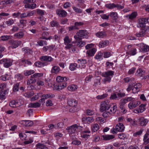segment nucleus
<instances>
[{"mask_svg": "<svg viewBox=\"0 0 149 149\" xmlns=\"http://www.w3.org/2000/svg\"><path fill=\"white\" fill-rule=\"evenodd\" d=\"M88 36L87 32L86 30H81L79 31L76 33V35L74 36V38L75 40H80L83 38H86Z\"/></svg>", "mask_w": 149, "mask_h": 149, "instance_id": "nucleus-1", "label": "nucleus"}, {"mask_svg": "<svg viewBox=\"0 0 149 149\" xmlns=\"http://www.w3.org/2000/svg\"><path fill=\"white\" fill-rule=\"evenodd\" d=\"M114 72L112 70H109L103 72L102 74V76L105 78L104 79V81L105 82L107 81L110 82L112 77L114 75Z\"/></svg>", "mask_w": 149, "mask_h": 149, "instance_id": "nucleus-2", "label": "nucleus"}, {"mask_svg": "<svg viewBox=\"0 0 149 149\" xmlns=\"http://www.w3.org/2000/svg\"><path fill=\"white\" fill-rule=\"evenodd\" d=\"M110 104L108 101H105L101 102L100 108V111L103 112L108 110L111 107Z\"/></svg>", "mask_w": 149, "mask_h": 149, "instance_id": "nucleus-3", "label": "nucleus"}, {"mask_svg": "<svg viewBox=\"0 0 149 149\" xmlns=\"http://www.w3.org/2000/svg\"><path fill=\"white\" fill-rule=\"evenodd\" d=\"M36 0H25L24 1V3L26 4L25 5V7L26 8L33 9L36 8V3L30 4V3H33L35 2Z\"/></svg>", "mask_w": 149, "mask_h": 149, "instance_id": "nucleus-4", "label": "nucleus"}, {"mask_svg": "<svg viewBox=\"0 0 149 149\" xmlns=\"http://www.w3.org/2000/svg\"><path fill=\"white\" fill-rule=\"evenodd\" d=\"M80 127H81V126L75 124L68 127L66 129V130H67L69 133H74L77 131V130Z\"/></svg>", "mask_w": 149, "mask_h": 149, "instance_id": "nucleus-5", "label": "nucleus"}, {"mask_svg": "<svg viewBox=\"0 0 149 149\" xmlns=\"http://www.w3.org/2000/svg\"><path fill=\"white\" fill-rule=\"evenodd\" d=\"M64 44L66 45L65 47V49H69L73 46L72 44H70L72 40L69 38L68 36H66L64 39Z\"/></svg>", "mask_w": 149, "mask_h": 149, "instance_id": "nucleus-6", "label": "nucleus"}, {"mask_svg": "<svg viewBox=\"0 0 149 149\" xmlns=\"http://www.w3.org/2000/svg\"><path fill=\"white\" fill-rule=\"evenodd\" d=\"M0 63L3 64L6 68H8L12 64V61L10 59H3L0 61Z\"/></svg>", "mask_w": 149, "mask_h": 149, "instance_id": "nucleus-7", "label": "nucleus"}, {"mask_svg": "<svg viewBox=\"0 0 149 149\" xmlns=\"http://www.w3.org/2000/svg\"><path fill=\"white\" fill-rule=\"evenodd\" d=\"M125 101L124 99H122L120 100L119 103V108L124 113H125L127 111L125 107V105L127 103Z\"/></svg>", "mask_w": 149, "mask_h": 149, "instance_id": "nucleus-8", "label": "nucleus"}, {"mask_svg": "<svg viewBox=\"0 0 149 149\" xmlns=\"http://www.w3.org/2000/svg\"><path fill=\"white\" fill-rule=\"evenodd\" d=\"M9 43L11 45L10 47L13 49L17 47L19 45L21 44V41H15L12 40L9 41Z\"/></svg>", "mask_w": 149, "mask_h": 149, "instance_id": "nucleus-9", "label": "nucleus"}, {"mask_svg": "<svg viewBox=\"0 0 149 149\" xmlns=\"http://www.w3.org/2000/svg\"><path fill=\"white\" fill-rule=\"evenodd\" d=\"M40 60L42 61L46 62H51L53 60V58L51 56L47 55L42 56L40 58Z\"/></svg>", "mask_w": 149, "mask_h": 149, "instance_id": "nucleus-10", "label": "nucleus"}, {"mask_svg": "<svg viewBox=\"0 0 149 149\" xmlns=\"http://www.w3.org/2000/svg\"><path fill=\"white\" fill-rule=\"evenodd\" d=\"M148 19L142 18L139 19V23L140 27L143 28L146 26V24L148 23Z\"/></svg>", "mask_w": 149, "mask_h": 149, "instance_id": "nucleus-11", "label": "nucleus"}, {"mask_svg": "<svg viewBox=\"0 0 149 149\" xmlns=\"http://www.w3.org/2000/svg\"><path fill=\"white\" fill-rule=\"evenodd\" d=\"M134 88L132 89V93H135L139 91L140 88L141 87V85L140 83H137L133 86Z\"/></svg>", "mask_w": 149, "mask_h": 149, "instance_id": "nucleus-12", "label": "nucleus"}, {"mask_svg": "<svg viewBox=\"0 0 149 149\" xmlns=\"http://www.w3.org/2000/svg\"><path fill=\"white\" fill-rule=\"evenodd\" d=\"M140 103L139 101H137L136 102H131L128 105L129 108L130 109H133L139 105Z\"/></svg>", "mask_w": 149, "mask_h": 149, "instance_id": "nucleus-13", "label": "nucleus"}, {"mask_svg": "<svg viewBox=\"0 0 149 149\" xmlns=\"http://www.w3.org/2000/svg\"><path fill=\"white\" fill-rule=\"evenodd\" d=\"M43 61H38L34 63V65L36 67L39 68H41L44 66H47L48 63L46 62H43Z\"/></svg>", "mask_w": 149, "mask_h": 149, "instance_id": "nucleus-14", "label": "nucleus"}, {"mask_svg": "<svg viewBox=\"0 0 149 149\" xmlns=\"http://www.w3.org/2000/svg\"><path fill=\"white\" fill-rule=\"evenodd\" d=\"M146 74V71L141 68L138 69L136 73V75L139 77H143Z\"/></svg>", "mask_w": 149, "mask_h": 149, "instance_id": "nucleus-15", "label": "nucleus"}, {"mask_svg": "<svg viewBox=\"0 0 149 149\" xmlns=\"http://www.w3.org/2000/svg\"><path fill=\"white\" fill-rule=\"evenodd\" d=\"M82 120L85 123L90 124L93 122L94 119L91 117H85L82 118Z\"/></svg>", "mask_w": 149, "mask_h": 149, "instance_id": "nucleus-16", "label": "nucleus"}, {"mask_svg": "<svg viewBox=\"0 0 149 149\" xmlns=\"http://www.w3.org/2000/svg\"><path fill=\"white\" fill-rule=\"evenodd\" d=\"M146 105V104H141L139 106L138 109L134 110L135 111H136V112H137L138 113H139L143 112L146 109L145 107Z\"/></svg>", "mask_w": 149, "mask_h": 149, "instance_id": "nucleus-17", "label": "nucleus"}, {"mask_svg": "<svg viewBox=\"0 0 149 149\" xmlns=\"http://www.w3.org/2000/svg\"><path fill=\"white\" fill-rule=\"evenodd\" d=\"M124 125L122 123H119L116 126V129L118 131L122 132L125 129Z\"/></svg>", "mask_w": 149, "mask_h": 149, "instance_id": "nucleus-18", "label": "nucleus"}, {"mask_svg": "<svg viewBox=\"0 0 149 149\" xmlns=\"http://www.w3.org/2000/svg\"><path fill=\"white\" fill-rule=\"evenodd\" d=\"M139 120L140 125L142 126H146L148 122V120L147 119L144 118L143 117H141Z\"/></svg>", "mask_w": 149, "mask_h": 149, "instance_id": "nucleus-19", "label": "nucleus"}, {"mask_svg": "<svg viewBox=\"0 0 149 149\" xmlns=\"http://www.w3.org/2000/svg\"><path fill=\"white\" fill-rule=\"evenodd\" d=\"M68 105L72 107H74L76 106L77 104V101L74 99H70L68 101Z\"/></svg>", "mask_w": 149, "mask_h": 149, "instance_id": "nucleus-20", "label": "nucleus"}, {"mask_svg": "<svg viewBox=\"0 0 149 149\" xmlns=\"http://www.w3.org/2000/svg\"><path fill=\"white\" fill-rule=\"evenodd\" d=\"M56 14L59 16L63 17L66 16L67 14V12L64 10L58 9L56 11Z\"/></svg>", "mask_w": 149, "mask_h": 149, "instance_id": "nucleus-21", "label": "nucleus"}, {"mask_svg": "<svg viewBox=\"0 0 149 149\" xmlns=\"http://www.w3.org/2000/svg\"><path fill=\"white\" fill-rule=\"evenodd\" d=\"M96 51V49L93 48L87 51L86 52V54L88 56H92L94 55Z\"/></svg>", "mask_w": 149, "mask_h": 149, "instance_id": "nucleus-22", "label": "nucleus"}, {"mask_svg": "<svg viewBox=\"0 0 149 149\" xmlns=\"http://www.w3.org/2000/svg\"><path fill=\"white\" fill-rule=\"evenodd\" d=\"M9 105L12 107H15L19 106L20 105L17 100H13L10 102Z\"/></svg>", "mask_w": 149, "mask_h": 149, "instance_id": "nucleus-23", "label": "nucleus"}, {"mask_svg": "<svg viewBox=\"0 0 149 149\" xmlns=\"http://www.w3.org/2000/svg\"><path fill=\"white\" fill-rule=\"evenodd\" d=\"M96 35L98 38H103L106 36V33L104 31H99L96 33Z\"/></svg>", "mask_w": 149, "mask_h": 149, "instance_id": "nucleus-24", "label": "nucleus"}, {"mask_svg": "<svg viewBox=\"0 0 149 149\" xmlns=\"http://www.w3.org/2000/svg\"><path fill=\"white\" fill-rule=\"evenodd\" d=\"M99 129L98 125L97 123L92 124L91 125V129L92 132H95L97 131Z\"/></svg>", "mask_w": 149, "mask_h": 149, "instance_id": "nucleus-25", "label": "nucleus"}, {"mask_svg": "<svg viewBox=\"0 0 149 149\" xmlns=\"http://www.w3.org/2000/svg\"><path fill=\"white\" fill-rule=\"evenodd\" d=\"M76 40V42L77 43L75 46L78 47H81L86 44V42L84 41H82V40Z\"/></svg>", "mask_w": 149, "mask_h": 149, "instance_id": "nucleus-26", "label": "nucleus"}, {"mask_svg": "<svg viewBox=\"0 0 149 149\" xmlns=\"http://www.w3.org/2000/svg\"><path fill=\"white\" fill-rule=\"evenodd\" d=\"M109 41L107 40L102 41L100 42L99 46L100 48L104 47L109 44Z\"/></svg>", "mask_w": 149, "mask_h": 149, "instance_id": "nucleus-27", "label": "nucleus"}, {"mask_svg": "<svg viewBox=\"0 0 149 149\" xmlns=\"http://www.w3.org/2000/svg\"><path fill=\"white\" fill-rule=\"evenodd\" d=\"M7 90L3 91L0 90V99L1 100L4 99L6 98V95L8 93Z\"/></svg>", "mask_w": 149, "mask_h": 149, "instance_id": "nucleus-28", "label": "nucleus"}, {"mask_svg": "<svg viewBox=\"0 0 149 149\" xmlns=\"http://www.w3.org/2000/svg\"><path fill=\"white\" fill-rule=\"evenodd\" d=\"M145 33L143 28H141L139 31L136 33V36L138 37H142L145 34Z\"/></svg>", "mask_w": 149, "mask_h": 149, "instance_id": "nucleus-29", "label": "nucleus"}, {"mask_svg": "<svg viewBox=\"0 0 149 149\" xmlns=\"http://www.w3.org/2000/svg\"><path fill=\"white\" fill-rule=\"evenodd\" d=\"M103 139L104 140H109L114 138V136L112 135H103L102 136Z\"/></svg>", "mask_w": 149, "mask_h": 149, "instance_id": "nucleus-30", "label": "nucleus"}, {"mask_svg": "<svg viewBox=\"0 0 149 149\" xmlns=\"http://www.w3.org/2000/svg\"><path fill=\"white\" fill-rule=\"evenodd\" d=\"M137 15V13L136 12H133L130 15H127L126 17L127 18H128L130 19H133L135 18L136 17Z\"/></svg>", "mask_w": 149, "mask_h": 149, "instance_id": "nucleus-31", "label": "nucleus"}, {"mask_svg": "<svg viewBox=\"0 0 149 149\" xmlns=\"http://www.w3.org/2000/svg\"><path fill=\"white\" fill-rule=\"evenodd\" d=\"M140 51L142 52H148L149 51V46L147 45L143 44L142 47L140 49Z\"/></svg>", "mask_w": 149, "mask_h": 149, "instance_id": "nucleus-32", "label": "nucleus"}, {"mask_svg": "<svg viewBox=\"0 0 149 149\" xmlns=\"http://www.w3.org/2000/svg\"><path fill=\"white\" fill-rule=\"evenodd\" d=\"M109 16L113 20H116L118 19V14L116 12H112L110 13Z\"/></svg>", "mask_w": 149, "mask_h": 149, "instance_id": "nucleus-33", "label": "nucleus"}, {"mask_svg": "<svg viewBox=\"0 0 149 149\" xmlns=\"http://www.w3.org/2000/svg\"><path fill=\"white\" fill-rule=\"evenodd\" d=\"M55 95L54 94L52 93H49L48 94H44L42 95V97H44V98L47 99L49 98H52L54 97Z\"/></svg>", "mask_w": 149, "mask_h": 149, "instance_id": "nucleus-34", "label": "nucleus"}, {"mask_svg": "<svg viewBox=\"0 0 149 149\" xmlns=\"http://www.w3.org/2000/svg\"><path fill=\"white\" fill-rule=\"evenodd\" d=\"M143 140L145 144H147L149 143V134H148L146 133L145 134Z\"/></svg>", "mask_w": 149, "mask_h": 149, "instance_id": "nucleus-35", "label": "nucleus"}, {"mask_svg": "<svg viewBox=\"0 0 149 149\" xmlns=\"http://www.w3.org/2000/svg\"><path fill=\"white\" fill-rule=\"evenodd\" d=\"M40 106L41 104L38 102L34 103H31L29 104V107L33 108L39 107Z\"/></svg>", "mask_w": 149, "mask_h": 149, "instance_id": "nucleus-36", "label": "nucleus"}, {"mask_svg": "<svg viewBox=\"0 0 149 149\" xmlns=\"http://www.w3.org/2000/svg\"><path fill=\"white\" fill-rule=\"evenodd\" d=\"M14 36L17 38H22L24 36V33L22 32H19L15 33L14 35Z\"/></svg>", "mask_w": 149, "mask_h": 149, "instance_id": "nucleus-37", "label": "nucleus"}, {"mask_svg": "<svg viewBox=\"0 0 149 149\" xmlns=\"http://www.w3.org/2000/svg\"><path fill=\"white\" fill-rule=\"evenodd\" d=\"M12 38V36L10 35H6L1 36V40L3 41H6L8 39H10Z\"/></svg>", "mask_w": 149, "mask_h": 149, "instance_id": "nucleus-38", "label": "nucleus"}, {"mask_svg": "<svg viewBox=\"0 0 149 149\" xmlns=\"http://www.w3.org/2000/svg\"><path fill=\"white\" fill-rule=\"evenodd\" d=\"M22 50L24 52L25 54H30L32 52V50L27 47L24 48L22 49Z\"/></svg>", "mask_w": 149, "mask_h": 149, "instance_id": "nucleus-39", "label": "nucleus"}, {"mask_svg": "<svg viewBox=\"0 0 149 149\" xmlns=\"http://www.w3.org/2000/svg\"><path fill=\"white\" fill-rule=\"evenodd\" d=\"M35 71L33 70H27L24 72V74L25 76H28L33 74Z\"/></svg>", "mask_w": 149, "mask_h": 149, "instance_id": "nucleus-40", "label": "nucleus"}, {"mask_svg": "<svg viewBox=\"0 0 149 149\" xmlns=\"http://www.w3.org/2000/svg\"><path fill=\"white\" fill-rule=\"evenodd\" d=\"M77 86L74 85H72L71 86H69L68 87V90L70 91H74L77 90Z\"/></svg>", "mask_w": 149, "mask_h": 149, "instance_id": "nucleus-41", "label": "nucleus"}, {"mask_svg": "<svg viewBox=\"0 0 149 149\" xmlns=\"http://www.w3.org/2000/svg\"><path fill=\"white\" fill-rule=\"evenodd\" d=\"M43 73H36L33 75L31 76V79H37V77H41L43 76Z\"/></svg>", "mask_w": 149, "mask_h": 149, "instance_id": "nucleus-42", "label": "nucleus"}, {"mask_svg": "<svg viewBox=\"0 0 149 149\" xmlns=\"http://www.w3.org/2000/svg\"><path fill=\"white\" fill-rule=\"evenodd\" d=\"M36 149H48V148L44 145L40 143L37 144L36 146Z\"/></svg>", "mask_w": 149, "mask_h": 149, "instance_id": "nucleus-43", "label": "nucleus"}, {"mask_svg": "<svg viewBox=\"0 0 149 149\" xmlns=\"http://www.w3.org/2000/svg\"><path fill=\"white\" fill-rule=\"evenodd\" d=\"M77 66V64L76 63H71L70 65L69 68L71 70L74 71L76 69Z\"/></svg>", "mask_w": 149, "mask_h": 149, "instance_id": "nucleus-44", "label": "nucleus"}, {"mask_svg": "<svg viewBox=\"0 0 149 149\" xmlns=\"http://www.w3.org/2000/svg\"><path fill=\"white\" fill-rule=\"evenodd\" d=\"M24 121L25 122V126L26 127L31 126L33 125V122L31 120H24Z\"/></svg>", "mask_w": 149, "mask_h": 149, "instance_id": "nucleus-45", "label": "nucleus"}, {"mask_svg": "<svg viewBox=\"0 0 149 149\" xmlns=\"http://www.w3.org/2000/svg\"><path fill=\"white\" fill-rule=\"evenodd\" d=\"M50 25L52 27H58L59 25V23L57 21L55 20H53L50 22Z\"/></svg>", "mask_w": 149, "mask_h": 149, "instance_id": "nucleus-46", "label": "nucleus"}, {"mask_svg": "<svg viewBox=\"0 0 149 149\" xmlns=\"http://www.w3.org/2000/svg\"><path fill=\"white\" fill-rule=\"evenodd\" d=\"M24 64H27L29 65H31L32 64V63L30 61L26 60L24 58H22L20 60Z\"/></svg>", "mask_w": 149, "mask_h": 149, "instance_id": "nucleus-47", "label": "nucleus"}, {"mask_svg": "<svg viewBox=\"0 0 149 149\" xmlns=\"http://www.w3.org/2000/svg\"><path fill=\"white\" fill-rule=\"evenodd\" d=\"M49 35V32H43L42 34V37H40V38L46 40L47 39V37Z\"/></svg>", "mask_w": 149, "mask_h": 149, "instance_id": "nucleus-48", "label": "nucleus"}, {"mask_svg": "<svg viewBox=\"0 0 149 149\" xmlns=\"http://www.w3.org/2000/svg\"><path fill=\"white\" fill-rule=\"evenodd\" d=\"M10 78V75L8 74H6L4 75H2L1 77V79L4 81L9 80Z\"/></svg>", "mask_w": 149, "mask_h": 149, "instance_id": "nucleus-49", "label": "nucleus"}, {"mask_svg": "<svg viewBox=\"0 0 149 149\" xmlns=\"http://www.w3.org/2000/svg\"><path fill=\"white\" fill-rule=\"evenodd\" d=\"M84 24V23L81 22H76L75 23L74 25L75 26L77 30L79 29L80 28V26H82Z\"/></svg>", "mask_w": 149, "mask_h": 149, "instance_id": "nucleus-50", "label": "nucleus"}, {"mask_svg": "<svg viewBox=\"0 0 149 149\" xmlns=\"http://www.w3.org/2000/svg\"><path fill=\"white\" fill-rule=\"evenodd\" d=\"M59 69L60 68L59 67L54 66L53 67L52 70V72L53 73L56 74L57 73L59 72Z\"/></svg>", "mask_w": 149, "mask_h": 149, "instance_id": "nucleus-51", "label": "nucleus"}, {"mask_svg": "<svg viewBox=\"0 0 149 149\" xmlns=\"http://www.w3.org/2000/svg\"><path fill=\"white\" fill-rule=\"evenodd\" d=\"M117 109L116 104L115 105H114L113 107L110 109V111H109L110 114H112V113H115L116 112Z\"/></svg>", "mask_w": 149, "mask_h": 149, "instance_id": "nucleus-52", "label": "nucleus"}, {"mask_svg": "<svg viewBox=\"0 0 149 149\" xmlns=\"http://www.w3.org/2000/svg\"><path fill=\"white\" fill-rule=\"evenodd\" d=\"M15 20L12 19H10L6 21V24L8 26H10L13 25L14 23Z\"/></svg>", "mask_w": 149, "mask_h": 149, "instance_id": "nucleus-53", "label": "nucleus"}, {"mask_svg": "<svg viewBox=\"0 0 149 149\" xmlns=\"http://www.w3.org/2000/svg\"><path fill=\"white\" fill-rule=\"evenodd\" d=\"M136 49L135 48H132L131 50L128 52V54L130 55H134L136 54Z\"/></svg>", "mask_w": 149, "mask_h": 149, "instance_id": "nucleus-54", "label": "nucleus"}, {"mask_svg": "<svg viewBox=\"0 0 149 149\" xmlns=\"http://www.w3.org/2000/svg\"><path fill=\"white\" fill-rule=\"evenodd\" d=\"M66 86V83H61L58 86L57 89L59 90H61Z\"/></svg>", "mask_w": 149, "mask_h": 149, "instance_id": "nucleus-55", "label": "nucleus"}, {"mask_svg": "<svg viewBox=\"0 0 149 149\" xmlns=\"http://www.w3.org/2000/svg\"><path fill=\"white\" fill-rule=\"evenodd\" d=\"M38 43L40 46H43L44 45H47V42L46 41L42 40L38 41Z\"/></svg>", "mask_w": 149, "mask_h": 149, "instance_id": "nucleus-56", "label": "nucleus"}, {"mask_svg": "<svg viewBox=\"0 0 149 149\" xmlns=\"http://www.w3.org/2000/svg\"><path fill=\"white\" fill-rule=\"evenodd\" d=\"M72 8L74 11L77 13H82V10L80 8H78L76 7L73 6H72Z\"/></svg>", "mask_w": 149, "mask_h": 149, "instance_id": "nucleus-57", "label": "nucleus"}, {"mask_svg": "<svg viewBox=\"0 0 149 149\" xmlns=\"http://www.w3.org/2000/svg\"><path fill=\"white\" fill-rule=\"evenodd\" d=\"M6 85L4 84H1L0 85V90L5 91L7 90V91H8L9 90L8 88L6 89Z\"/></svg>", "mask_w": 149, "mask_h": 149, "instance_id": "nucleus-58", "label": "nucleus"}, {"mask_svg": "<svg viewBox=\"0 0 149 149\" xmlns=\"http://www.w3.org/2000/svg\"><path fill=\"white\" fill-rule=\"evenodd\" d=\"M108 94L106 93L102 95H99L97 96L96 98L98 99H102L107 97Z\"/></svg>", "mask_w": 149, "mask_h": 149, "instance_id": "nucleus-59", "label": "nucleus"}, {"mask_svg": "<svg viewBox=\"0 0 149 149\" xmlns=\"http://www.w3.org/2000/svg\"><path fill=\"white\" fill-rule=\"evenodd\" d=\"M56 81L58 82H62L64 81V78L60 76H57L56 78Z\"/></svg>", "mask_w": 149, "mask_h": 149, "instance_id": "nucleus-60", "label": "nucleus"}, {"mask_svg": "<svg viewBox=\"0 0 149 149\" xmlns=\"http://www.w3.org/2000/svg\"><path fill=\"white\" fill-rule=\"evenodd\" d=\"M106 6L107 8L110 9L116 8L115 4L114 3L107 4L106 5Z\"/></svg>", "mask_w": 149, "mask_h": 149, "instance_id": "nucleus-61", "label": "nucleus"}, {"mask_svg": "<svg viewBox=\"0 0 149 149\" xmlns=\"http://www.w3.org/2000/svg\"><path fill=\"white\" fill-rule=\"evenodd\" d=\"M134 84V82H132V83H130L129 84L128 87V88L127 89V91L128 92L130 91L132 89L133 87Z\"/></svg>", "mask_w": 149, "mask_h": 149, "instance_id": "nucleus-62", "label": "nucleus"}, {"mask_svg": "<svg viewBox=\"0 0 149 149\" xmlns=\"http://www.w3.org/2000/svg\"><path fill=\"white\" fill-rule=\"evenodd\" d=\"M126 135L124 133H120L118 134V137L121 139H124L126 137Z\"/></svg>", "mask_w": 149, "mask_h": 149, "instance_id": "nucleus-63", "label": "nucleus"}, {"mask_svg": "<svg viewBox=\"0 0 149 149\" xmlns=\"http://www.w3.org/2000/svg\"><path fill=\"white\" fill-rule=\"evenodd\" d=\"M136 68L135 67H133L130 69L128 72V74H134L136 70Z\"/></svg>", "mask_w": 149, "mask_h": 149, "instance_id": "nucleus-64", "label": "nucleus"}]
</instances>
